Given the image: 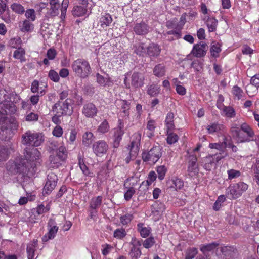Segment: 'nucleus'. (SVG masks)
Here are the masks:
<instances>
[{"label":"nucleus","mask_w":259,"mask_h":259,"mask_svg":"<svg viewBox=\"0 0 259 259\" xmlns=\"http://www.w3.org/2000/svg\"><path fill=\"white\" fill-rule=\"evenodd\" d=\"M161 149L159 145L153 146L149 150L144 151L142 153L143 161L155 164L161 157Z\"/></svg>","instance_id":"0eeeda50"},{"label":"nucleus","mask_w":259,"mask_h":259,"mask_svg":"<svg viewBox=\"0 0 259 259\" xmlns=\"http://www.w3.org/2000/svg\"><path fill=\"white\" fill-rule=\"evenodd\" d=\"M56 224L55 221L53 219H50L49 220V221L48 222L47 225L48 227H50V229H49V231L47 233V239H45L47 237V235H45L44 237L42 238L43 241H47L48 239H53L57 232L58 230V227L55 225Z\"/></svg>","instance_id":"a211bd4d"},{"label":"nucleus","mask_w":259,"mask_h":259,"mask_svg":"<svg viewBox=\"0 0 259 259\" xmlns=\"http://www.w3.org/2000/svg\"><path fill=\"white\" fill-rule=\"evenodd\" d=\"M40 85H42L44 88L47 87L46 82H32L31 90L33 93H39L41 95H42L45 93L44 89L43 87H39Z\"/></svg>","instance_id":"7c9ffc66"},{"label":"nucleus","mask_w":259,"mask_h":259,"mask_svg":"<svg viewBox=\"0 0 259 259\" xmlns=\"http://www.w3.org/2000/svg\"><path fill=\"white\" fill-rule=\"evenodd\" d=\"M137 230L143 238H146L148 237L151 232L150 228L145 227L144 224L141 223L137 224Z\"/></svg>","instance_id":"a19ab883"},{"label":"nucleus","mask_w":259,"mask_h":259,"mask_svg":"<svg viewBox=\"0 0 259 259\" xmlns=\"http://www.w3.org/2000/svg\"><path fill=\"white\" fill-rule=\"evenodd\" d=\"M112 21L111 16L109 14H105L100 17L99 23L102 28H105L110 25Z\"/></svg>","instance_id":"2f4dec72"},{"label":"nucleus","mask_w":259,"mask_h":259,"mask_svg":"<svg viewBox=\"0 0 259 259\" xmlns=\"http://www.w3.org/2000/svg\"><path fill=\"white\" fill-rule=\"evenodd\" d=\"M166 142L168 144H172L176 143L179 140L177 134L171 132H167Z\"/></svg>","instance_id":"052dcab7"},{"label":"nucleus","mask_w":259,"mask_h":259,"mask_svg":"<svg viewBox=\"0 0 259 259\" xmlns=\"http://www.w3.org/2000/svg\"><path fill=\"white\" fill-rule=\"evenodd\" d=\"M218 20L213 17H208L205 23L209 32H214L216 30L218 25Z\"/></svg>","instance_id":"ea45409f"},{"label":"nucleus","mask_w":259,"mask_h":259,"mask_svg":"<svg viewBox=\"0 0 259 259\" xmlns=\"http://www.w3.org/2000/svg\"><path fill=\"white\" fill-rule=\"evenodd\" d=\"M230 132L233 137H236L238 141L240 142V137L242 135V132L241 130V126L239 127L237 124H233L231 128Z\"/></svg>","instance_id":"09e8293b"},{"label":"nucleus","mask_w":259,"mask_h":259,"mask_svg":"<svg viewBox=\"0 0 259 259\" xmlns=\"http://www.w3.org/2000/svg\"><path fill=\"white\" fill-rule=\"evenodd\" d=\"M133 215L130 213H126L120 217V222L123 225H127L131 223L133 219Z\"/></svg>","instance_id":"69168bd1"},{"label":"nucleus","mask_w":259,"mask_h":259,"mask_svg":"<svg viewBox=\"0 0 259 259\" xmlns=\"http://www.w3.org/2000/svg\"><path fill=\"white\" fill-rule=\"evenodd\" d=\"M167 170V168L164 165H160L157 167L156 171L158 174V178L160 180L164 179Z\"/></svg>","instance_id":"774afa93"},{"label":"nucleus","mask_w":259,"mask_h":259,"mask_svg":"<svg viewBox=\"0 0 259 259\" xmlns=\"http://www.w3.org/2000/svg\"><path fill=\"white\" fill-rule=\"evenodd\" d=\"M131 243L133 246L131 248L128 255L132 259H138L141 255V251L139 248L136 246L135 244H134V242L136 241V239H133Z\"/></svg>","instance_id":"c756f323"},{"label":"nucleus","mask_w":259,"mask_h":259,"mask_svg":"<svg viewBox=\"0 0 259 259\" xmlns=\"http://www.w3.org/2000/svg\"><path fill=\"white\" fill-rule=\"evenodd\" d=\"M226 200V197L225 195H221L220 196H219L216 201L214 202V204H213V209L215 211H218L221 206H222V203H223V202H224Z\"/></svg>","instance_id":"e2e57ef3"},{"label":"nucleus","mask_w":259,"mask_h":259,"mask_svg":"<svg viewBox=\"0 0 259 259\" xmlns=\"http://www.w3.org/2000/svg\"><path fill=\"white\" fill-rule=\"evenodd\" d=\"M157 176L156 173L154 171H151L148 176L147 180L142 182L140 185L139 190L143 191H146L148 189V187L152 183L155 181Z\"/></svg>","instance_id":"aec40b11"},{"label":"nucleus","mask_w":259,"mask_h":259,"mask_svg":"<svg viewBox=\"0 0 259 259\" xmlns=\"http://www.w3.org/2000/svg\"><path fill=\"white\" fill-rule=\"evenodd\" d=\"M225 126L218 122H211L208 124L206 127L207 132L209 134L213 135L215 133H221L225 130Z\"/></svg>","instance_id":"6ab92c4d"},{"label":"nucleus","mask_w":259,"mask_h":259,"mask_svg":"<svg viewBox=\"0 0 259 259\" xmlns=\"http://www.w3.org/2000/svg\"><path fill=\"white\" fill-rule=\"evenodd\" d=\"M156 128V122L155 120L150 118L148 120L146 125V130H147L146 135L148 138H151L154 136Z\"/></svg>","instance_id":"cd10ccee"},{"label":"nucleus","mask_w":259,"mask_h":259,"mask_svg":"<svg viewBox=\"0 0 259 259\" xmlns=\"http://www.w3.org/2000/svg\"><path fill=\"white\" fill-rule=\"evenodd\" d=\"M10 154V151L7 146L0 145V162L6 161Z\"/></svg>","instance_id":"e433bc0d"},{"label":"nucleus","mask_w":259,"mask_h":259,"mask_svg":"<svg viewBox=\"0 0 259 259\" xmlns=\"http://www.w3.org/2000/svg\"><path fill=\"white\" fill-rule=\"evenodd\" d=\"M73 101L67 98L64 101H58L53 106V111L59 115H71L73 112Z\"/></svg>","instance_id":"423d86ee"},{"label":"nucleus","mask_w":259,"mask_h":259,"mask_svg":"<svg viewBox=\"0 0 259 259\" xmlns=\"http://www.w3.org/2000/svg\"><path fill=\"white\" fill-rule=\"evenodd\" d=\"M142 80L144 79L142 74H139L138 72L130 71L125 75V78L124 81H138V80Z\"/></svg>","instance_id":"f704fd0d"},{"label":"nucleus","mask_w":259,"mask_h":259,"mask_svg":"<svg viewBox=\"0 0 259 259\" xmlns=\"http://www.w3.org/2000/svg\"><path fill=\"white\" fill-rule=\"evenodd\" d=\"M50 5V10L49 15L51 17L58 16L61 11V18H65L67 8L68 6V0H63L61 3H60L59 0H49Z\"/></svg>","instance_id":"39448f33"},{"label":"nucleus","mask_w":259,"mask_h":259,"mask_svg":"<svg viewBox=\"0 0 259 259\" xmlns=\"http://www.w3.org/2000/svg\"><path fill=\"white\" fill-rule=\"evenodd\" d=\"M72 69L75 75L82 79L86 78L91 73L89 63L83 59H78L73 62Z\"/></svg>","instance_id":"f03ea898"},{"label":"nucleus","mask_w":259,"mask_h":259,"mask_svg":"<svg viewBox=\"0 0 259 259\" xmlns=\"http://www.w3.org/2000/svg\"><path fill=\"white\" fill-rule=\"evenodd\" d=\"M108 149V144L103 140L95 142L92 145L93 152L98 157H102L106 154Z\"/></svg>","instance_id":"f8f14e48"},{"label":"nucleus","mask_w":259,"mask_h":259,"mask_svg":"<svg viewBox=\"0 0 259 259\" xmlns=\"http://www.w3.org/2000/svg\"><path fill=\"white\" fill-rule=\"evenodd\" d=\"M39 115L34 112L30 110L26 111L24 117V121L29 123H34L38 120Z\"/></svg>","instance_id":"473e14b6"},{"label":"nucleus","mask_w":259,"mask_h":259,"mask_svg":"<svg viewBox=\"0 0 259 259\" xmlns=\"http://www.w3.org/2000/svg\"><path fill=\"white\" fill-rule=\"evenodd\" d=\"M44 141V135L39 132L27 131L22 136V143L29 147H38Z\"/></svg>","instance_id":"f257e3e1"},{"label":"nucleus","mask_w":259,"mask_h":259,"mask_svg":"<svg viewBox=\"0 0 259 259\" xmlns=\"http://www.w3.org/2000/svg\"><path fill=\"white\" fill-rule=\"evenodd\" d=\"M227 173L228 174V179L230 180L237 179L241 175V172L239 170L234 169H230L227 170Z\"/></svg>","instance_id":"680f3d73"},{"label":"nucleus","mask_w":259,"mask_h":259,"mask_svg":"<svg viewBox=\"0 0 259 259\" xmlns=\"http://www.w3.org/2000/svg\"><path fill=\"white\" fill-rule=\"evenodd\" d=\"M24 156L25 162L29 165V169L35 166V162L38 159L40 156V152L39 150L33 147H26L24 150Z\"/></svg>","instance_id":"6e6552de"},{"label":"nucleus","mask_w":259,"mask_h":259,"mask_svg":"<svg viewBox=\"0 0 259 259\" xmlns=\"http://www.w3.org/2000/svg\"><path fill=\"white\" fill-rule=\"evenodd\" d=\"M37 246V240L34 239L29 243L27 246V253L28 259H33L34 256V252Z\"/></svg>","instance_id":"c85d7f7f"},{"label":"nucleus","mask_w":259,"mask_h":259,"mask_svg":"<svg viewBox=\"0 0 259 259\" xmlns=\"http://www.w3.org/2000/svg\"><path fill=\"white\" fill-rule=\"evenodd\" d=\"M87 12V6H76L74 7L72 10V14L77 17L84 15Z\"/></svg>","instance_id":"c03bdc74"},{"label":"nucleus","mask_w":259,"mask_h":259,"mask_svg":"<svg viewBox=\"0 0 259 259\" xmlns=\"http://www.w3.org/2000/svg\"><path fill=\"white\" fill-rule=\"evenodd\" d=\"M253 83L254 82H250L246 87V92L250 96H253L254 93H257L259 87V82H257L255 84Z\"/></svg>","instance_id":"37998d69"},{"label":"nucleus","mask_w":259,"mask_h":259,"mask_svg":"<svg viewBox=\"0 0 259 259\" xmlns=\"http://www.w3.org/2000/svg\"><path fill=\"white\" fill-rule=\"evenodd\" d=\"M187 159V171L189 176L191 177L197 176L199 171L197 155L195 154H190Z\"/></svg>","instance_id":"9b49d317"},{"label":"nucleus","mask_w":259,"mask_h":259,"mask_svg":"<svg viewBox=\"0 0 259 259\" xmlns=\"http://www.w3.org/2000/svg\"><path fill=\"white\" fill-rule=\"evenodd\" d=\"M110 129V125L106 119H104L99 125L97 132L101 134L107 133Z\"/></svg>","instance_id":"6e6d98bb"},{"label":"nucleus","mask_w":259,"mask_h":259,"mask_svg":"<svg viewBox=\"0 0 259 259\" xmlns=\"http://www.w3.org/2000/svg\"><path fill=\"white\" fill-rule=\"evenodd\" d=\"M248 185L243 182H239L229 185L226 189V195L230 199L240 197L248 188Z\"/></svg>","instance_id":"7ed1b4c3"},{"label":"nucleus","mask_w":259,"mask_h":259,"mask_svg":"<svg viewBox=\"0 0 259 259\" xmlns=\"http://www.w3.org/2000/svg\"><path fill=\"white\" fill-rule=\"evenodd\" d=\"M20 30L23 32H31L34 28L33 24L29 20H25L19 24Z\"/></svg>","instance_id":"72a5a7b5"},{"label":"nucleus","mask_w":259,"mask_h":259,"mask_svg":"<svg viewBox=\"0 0 259 259\" xmlns=\"http://www.w3.org/2000/svg\"><path fill=\"white\" fill-rule=\"evenodd\" d=\"M25 51L24 49L19 48L15 50L14 52L13 57L17 59H20L21 62H25L26 61L25 58Z\"/></svg>","instance_id":"5fc2aeb1"},{"label":"nucleus","mask_w":259,"mask_h":259,"mask_svg":"<svg viewBox=\"0 0 259 259\" xmlns=\"http://www.w3.org/2000/svg\"><path fill=\"white\" fill-rule=\"evenodd\" d=\"M161 49L159 46L155 43H151L146 47V53L150 57H157L160 54Z\"/></svg>","instance_id":"4be33fe9"},{"label":"nucleus","mask_w":259,"mask_h":259,"mask_svg":"<svg viewBox=\"0 0 259 259\" xmlns=\"http://www.w3.org/2000/svg\"><path fill=\"white\" fill-rule=\"evenodd\" d=\"M242 132L240 142L245 143L254 141L255 133L253 128L247 123L244 122L241 124Z\"/></svg>","instance_id":"1a4fd4ad"},{"label":"nucleus","mask_w":259,"mask_h":259,"mask_svg":"<svg viewBox=\"0 0 259 259\" xmlns=\"http://www.w3.org/2000/svg\"><path fill=\"white\" fill-rule=\"evenodd\" d=\"M78 165L82 173L86 176H91V172L84 163V158L81 155L78 156Z\"/></svg>","instance_id":"58836bf2"},{"label":"nucleus","mask_w":259,"mask_h":259,"mask_svg":"<svg viewBox=\"0 0 259 259\" xmlns=\"http://www.w3.org/2000/svg\"><path fill=\"white\" fill-rule=\"evenodd\" d=\"M113 146L114 148H118L120 145V143L122 139V136L124 134V131H119L113 129Z\"/></svg>","instance_id":"bb28decb"},{"label":"nucleus","mask_w":259,"mask_h":259,"mask_svg":"<svg viewBox=\"0 0 259 259\" xmlns=\"http://www.w3.org/2000/svg\"><path fill=\"white\" fill-rule=\"evenodd\" d=\"M128 149L130 151L126 154L125 159H124V161L127 164H129L131 161H133L136 159L139 152L138 151L134 149Z\"/></svg>","instance_id":"de8ad7c7"},{"label":"nucleus","mask_w":259,"mask_h":259,"mask_svg":"<svg viewBox=\"0 0 259 259\" xmlns=\"http://www.w3.org/2000/svg\"><path fill=\"white\" fill-rule=\"evenodd\" d=\"M134 52L140 56H143L146 53V47L144 43H139L135 46Z\"/></svg>","instance_id":"13d9d810"},{"label":"nucleus","mask_w":259,"mask_h":259,"mask_svg":"<svg viewBox=\"0 0 259 259\" xmlns=\"http://www.w3.org/2000/svg\"><path fill=\"white\" fill-rule=\"evenodd\" d=\"M126 235L125 230L123 228L116 229L113 233V237L118 239H122Z\"/></svg>","instance_id":"338daca9"},{"label":"nucleus","mask_w":259,"mask_h":259,"mask_svg":"<svg viewBox=\"0 0 259 259\" xmlns=\"http://www.w3.org/2000/svg\"><path fill=\"white\" fill-rule=\"evenodd\" d=\"M160 86L156 84H152L148 87L147 93L151 97L157 96L160 92Z\"/></svg>","instance_id":"a18cd8bd"},{"label":"nucleus","mask_w":259,"mask_h":259,"mask_svg":"<svg viewBox=\"0 0 259 259\" xmlns=\"http://www.w3.org/2000/svg\"><path fill=\"white\" fill-rule=\"evenodd\" d=\"M49 210V206H46L45 207L43 204L39 205L36 208V213H37V215H34V218L32 217V215H31L29 221L32 223L36 222V220L38 219L39 215L48 212Z\"/></svg>","instance_id":"a878e982"},{"label":"nucleus","mask_w":259,"mask_h":259,"mask_svg":"<svg viewBox=\"0 0 259 259\" xmlns=\"http://www.w3.org/2000/svg\"><path fill=\"white\" fill-rule=\"evenodd\" d=\"M150 26L145 22L137 23L134 27V31L137 35H143L147 34L150 31Z\"/></svg>","instance_id":"412c9836"},{"label":"nucleus","mask_w":259,"mask_h":259,"mask_svg":"<svg viewBox=\"0 0 259 259\" xmlns=\"http://www.w3.org/2000/svg\"><path fill=\"white\" fill-rule=\"evenodd\" d=\"M207 49L208 46L206 44L201 41L194 46L191 53L194 56L200 58L206 55Z\"/></svg>","instance_id":"2eb2a0df"},{"label":"nucleus","mask_w":259,"mask_h":259,"mask_svg":"<svg viewBox=\"0 0 259 259\" xmlns=\"http://www.w3.org/2000/svg\"><path fill=\"white\" fill-rule=\"evenodd\" d=\"M211 55L216 58L219 56V54L221 51V45L218 42H213L210 49Z\"/></svg>","instance_id":"3c124183"},{"label":"nucleus","mask_w":259,"mask_h":259,"mask_svg":"<svg viewBox=\"0 0 259 259\" xmlns=\"http://www.w3.org/2000/svg\"><path fill=\"white\" fill-rule=\"evenodd\" d=\"M254 180L259 185V158L257 159L253 166Z\"/></svg>","instance_id":"0e129e2a"},{"label":"nucleus","mask_w":259,"mask_h":259,"mask_svg":"<svg viewBox=\"0 0 259 259\" xmlns=\"http://www.w3.org/2000/svg\"><path fill=\"white\" fill-rule=\"evenodd\" d=\"M49 161L50 167L53 168H58L60 165H61L62 163L63 162L59 159L56 155H51L49 156Z\"/></svg>","instance_id":"49530a36"},{"label":"nucleus","mask_w":259,"mask_h":259,"mask_svg":"<svg viewBox=\"0 0 259 259\" xmlns=\"http://www.w3.org/2000/svg\"><path fill=\"white\" fill-rule=\"evenodd\" d=\"M58 180V177L55 174L51 172L48 175L43 188L44 195H48L52 193L57 185Z\"/></svg>","instance_id":"9d476101"},{"label":"nucleus","mask_w":259,"mask_h":259,"mask_svg":"<svg viewBox=\"0 0 259 259\" xmlns=\"http://www.w3.org/2000/svg\"><path fill=\"white\" fill-rule=\"evenodd\" d=\"M98 109L93 103H88L83 105L82 109V114L87 118H94L97 116Z\"/></svg>","instance_id":"4468645a"},{"label":"nucleus","mask_w":259,"mask_h":259,"mask_svg":"<svg viewBox=\"0 0 259 259\" xmlns=\"http://www.w3.org/2000/svg\"><path fill=\"white\" fill-rule=\"evenodd\" d=\"M56 156L63 162L65 161L68 156V152L64 146H60L56 151Z\"/></svg>","instance_id":"c9c22d12"},{"label":"nucleus","mask_w":259,"mask_h":259,"mask_svg":"<svg viewBox=\"0 0 259 259\" xmlns=\"http://www.w3.org/2000/svg\"><path fill=\"white\" fill-rule=\"evenodd\" d=\"M103 198L102 196H98L92 197L90 200L89 207L91 209L90 211L91 217L94 212H97L98 209L101 206L103 203Z\"/></svg>","instance_id":"dca6fc26"},{"label":"nucleus","mask_w":259,"mask_h":259,"mask_svg":"<svg viewBox=\"0 0 259 259\" xmlns=\"http://www.w3.org/2000/svg\"><path fill=\"white\" fill-rule=\"evenodd\" d=\"M17 110V106L10 101L5 100L0 103V114L3 116L14 114Z\"/></svg>","instance_id":"ddd939ff"},{"label":"nucleus","mask_w":259,"mask_h":259,"mask_svg":"<svg viewBox=\"0 0 259 259\" xmlns=\"http://www.w3.org/2000/svg\"><path fill=\"white\" fill-rule=\"evenodd\" d=\"M219 244L217 242H212L207 244H202L200 246V251L205 254L207 252H210L216 248Z\"/></svg>","instance_id":"79ce46f5"},{"label":"nucleus","mask_w":259,"mask_h":259,"mask_svg":"<svg viewBox=\"0 0 259 259\" xmlns=\"http://www.w3.org/2000/svg\"><path fill=\"white\" fill-rule=\"evenodd\" d=\"M141 140V132L134 133L131 137V142L128 149H132L139 151Z\"/></svg>","instance_id":"f3484780"},{"label":"nucleus","mask_w":259,"mask_h":259,"mask_svg":"<svg viewBox=\"0 0 259 259\" xmlns=\"http://www.w3.org/2000/svg\"><path fill=\"white\" fill-rule=\"evenodd\" d=\"M201 163L203 168L207 171H210L215 164L214 158L211 155L203 158Z\"/></svg>","instance_id":"b1692460"},{"label":"nucleus","mask_w":259,"mask_h":259,"mask_svg":"<svg viewBox=\"0 0 259 259\" xmlns=\"http://www.w3.org/2000/svg\"><path fill=\"white\" fill-rule=\"evenodd\" d=\"M165 66L161 64L156 65L154 68L153 72L155 75L158 77H161L164 75Z\"/></svg>","instance_id":"4d7b16f0"},{"label":"nucleus","mask_w":259,"mask_h":259,"mask_svg":"<svg viewBox=\"0 0 259 259\" xmlns=\"http://www.w3.org/2000/svg\"><path fill=\"white\" fill-rule=\"evenodd\" d=\"M220 251L224 256L231 258L234 257L237 254V249L233 246H225L221 247Z\"/></svg>","instance_id":"5701e85b"},{"label":"nucleus","mask_w":259,"mask_h":259,"mask_svg":"<svg viewBox=\"0 0 259 259\" xmlns=\"http://www.w3.org/2000/svg\"><path fill=\"white\" fill-rule=\"evenodd\" d=\"M94 134L91 132H86L82 136V143L85 147H89L94 139Z\"/></svg>","instance_id":"4c0bfd02"},{"label":"nucleus","mask_w":259,"mask_h":259,"mask_svg":"<svg viewBox=\"0 0 259 259\" xmlns=\"http://www.w3.org/2000/svg\"><path fill=\"white\" fill-rule=\"evenodd\" d=\"M174 114L172 112H168L166 116L165 120V124L166 129V132L172 131L175 128L174 124Z\"/></svg>","instance_id":"393cba45"},{"label":"nucleus","mask_w":259,"mask_h":259,"mask_svg":"<svg viewBox=\"0 0 259 259\" xmlns=\"http://www.w3.org/2000/svg\"><path fill=\"white\" fill-rule=\"evenodd\" d=\"M134 185L135 183H133L132 185H130L128 187H126L128 188V190L124 194V198L127 201H130L135 193L136 191L134 188Z\"/></svg>","instance_id":"864d4df0"},{"label":"nucleus","mask_w":259,"mask_h":259,"mask_svg":"<svg viewBox=\"0 0 259 259\" xmlns=\"http://www.w3.org/2000/svg\"><path fill=\"white\" fill-rule=\"evenodd\" d=\"M7 169L12 174H26L30 171L29 165L25 162V160L21 157H17L14 160H10L7 164Z\"/></svg>","instance_id":"20e7f679"},{"label":"nucleus","mask_w":259,"mask_h":259,"mask_svg":"<svg viewBox=\"0 0 259 259\" xmlns=\"http://www.w3.org/2000/svg\"><path fill=\"white\" fill-rule=\"evenodd\" d=\"M198 253V249L196 247H189L185 252V259H194Z\"/></svg>","instance_id":"8fccbe9b"},{"label":"nucleus","mask_w":259,"mask_h":259,"mask_svg":"<svg viewBox=\"0 0 259 259\" xmlns=\"http://www.w3.org/2000/svg\"><path fill=\"white\" fill-rule=\"evenodd\" d=\"M221 110H223L225 116L227 117L231 118L234 117L236 115L235 110L231 106L223 105Z\"/></svg>","instance_id":"603ef678"},{"label":"nucleus","mask_w":259,"mask_h":259,"mask_svg":"<svg viewBox=\"0 0 259 259\" xmlns=\"http://www.w3.org/2000/svg\"><path fill=\"white\" fill-rule=\"evenodd\" d=\"M232 93L234 99L238 100H240L244 94L242 90L238 86H234L233 87Z\"/></svg>","instance_id":"bf43d9fd"}]
</instances>
